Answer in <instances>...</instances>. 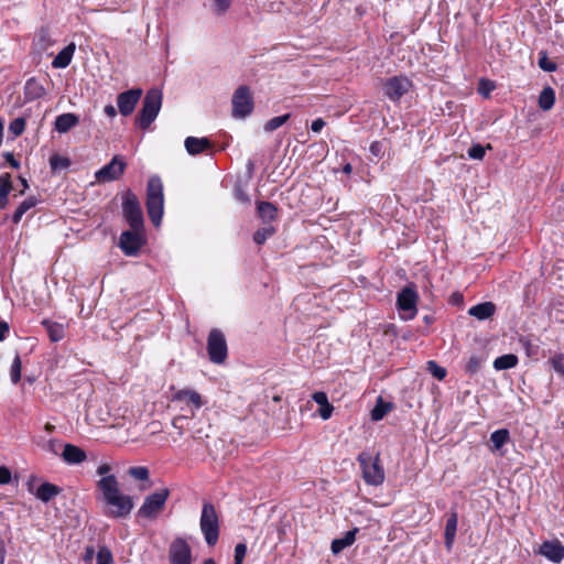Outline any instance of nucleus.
Instances as JSON below:
<instances>
[{"instance_id": "nucleus-1", "label": "nucleus", "mask_w": 564, "mask_h": 564, "mask_svg": "<svg viewBox=\"0 0 564 564\" xmlns=\"http://www.w3.org/2000/svg\"><path fill=\"white\" fill-rule=\"evenodd\" d=\"M164 209L163 184L159 176L153 175L147 186V210L154 226H160Z\"/></svg>"}, {"instance_id": "nucleus-2", "label": "nucleus", "mask_w": 564, "mask_h": 564, "mask_svg": "<svg viewBox=\"0 0 564 564\" xmlns=\"http://www.w3.org/2000/svg\"><path fill=\"white\" fill-rule=\"evenodd\" d=\"M199 529L205 542L214 546L219 539V518L215 506L212 502H204L199 519Z\"/></svg>"}, {"instance_id": "nucleus-3", "label": "nucleus", "mask_w": 564, "mask_h": 564, "mask_svg": "<svg viewBox=\"0 0 564 564\" xmlns=\"http://www.w3.org/2000/svg\"><path fill=\"white\" fill-rule=\"evenodd\" d=\"M162 99L163 96L160 89L152 88L148 90L143 99L142 108L135 120L139 128L145 130L151 126L160 112Z\"/></svg>"}, {"instance_id": "nucleus-4", "label": "nucleus", "mask_w": 564, "mask_h": 564, "mask_svg": "<svg viewBox=\"0 0 564 564\" xmlns=\"http://www.w3.org/2000/svg\"><path fill=\"white\" fill-rule=\"evenodd\" d=\"M358 462L362 469V478L368 485L379 486L383 482L384 471L379 454L372 457L368 453H361L358 456Z\"/></svg>"}, {"instance_id": "nucleus-5", "label": "nucleus", "mask_w": 564, "mask_h": 564, "mask_svg": "<svg viewBox=\"0 0 564 564\" xmlns=\"http://www.w3.org/2000/svg\"><path fill=\"white\" fill-rule=\"evenodd\" d=\"M170 496L167 488H162L144 498L142 506L138 510V517L144 519H155L165 507Z\"/></svg>"}, {"instance_id": "nucleus-6", "label": "nucleus", "mask_w": 564, "mask_h": 564, "mask_svg": "<svg viewBox=\"0 0 564 564\" xmlns=\"http://www.w3.org/2000/svg\"><path fill=\"white\" fill-rule=\"evenodd\" d=\"M232 104V117L235 118H246L253 110V99L248 86H239L231 99Z\"/></svg>"}, {"instance_id": "nucleus-7", "label": "nucleus", "mask_w": 564, "mask_h": 564, "mask_svg": "<svg viewBox=\"0 0 564 564\" xmlns=\"http://www.w3.org/2000/svg\"><path fill=\"white\" fill-rule=\"evenodd\" d=\"M123 215L133 230H141L143 227V214L137 196L128 192L122 203Z\"/></svg>"}, {"instance_id": "nucleus-8", "label": "nucleus", "mask_w": 564, "mask_h": 564, "mask_svg": "<svg viewBox=\"0 0 564 564\" xmlns=\"http://www.w3.org/2000/svg\"><path fill=\"white\" fill-rule=\"evenodd\" d=\"M207 351L212 362L223 364L227 358V343L219 329L210 330L207 339Z\"/></svg>"}, {"instance_id": "nucleus-9", "label": "nucleus", "mask_w": 564, "mask_h": 564, "mask_svg": "<svg viewBox=\"0 0 564 564\" xmlns=\"http://www.w3.org/2000/svg\"><path fill=\"white\" fill-rule=\"evenodd\" d=\"M108 510L106 514L111 518H126L133 509V500L128 495H120L104 502Z\"/></svg>"}, {"instance_id": "nucleus-10", "label": "nucleus", "mask_w": 564, "mask_h": 564, "mask_svg": "<svg viewBox=\"0 0 564 564\" xmlns=\"http://www.w3.org/2000/svg\"><path fill=\"white\" fill-rule=\"evenodd\" d=\"M126 162L120 155H115L109 163L95 173L98 182H111L118 180L126 170Z\"/></svg>"}, {"instance_id": "nucleus-11", "label": "nucleus", "mask_w": 564, "mask_h": 564, "mask_svg": "<svg viewBox=\"0 0 564 564\" xmlns=\"http://www.w3.org/2000/svg\"><path fill=\"white\" fill-rule=\"evenodd\" d=\"M170 564H192V551L183 538H176L169 547Z\"/></svg>"}, {"instance_id": "nucleus-12", "label": "nucleus", "mask_w": 564, "mask_h": 564, "mask_svg": "<svg viewBox=\"0 0 564 564\" xmlns=\"http://www.w3.org/2000/svg\"><path fill=\"white\" fill-rule=\"evenodd\" d=\"M143 243L141 230H127L120 235L119 247L126 256H137Z\"/></svg>"}, {"instance_id": "nucleus-13", "label": "nucleus", "mask_w": 564, "mask_h": 564, "mask_svg": "<svg viewBox=\"0 0 564 564\" xmlns=\"http://www.w3.org/2000/svg\"><path fill=\"white\" fill-rule=\"evenodd\" d=\"M410 87L411 82L406 77L393 76L384 83L383 91L390 100L398 101L409 91Z\"/></svg>"}, {"instance_id": "nucleus-14", "label": "nucleus", "mask_w": 564, "mask_h": 564, "mask_svg": "<svg viewBox=\"0 0 564 564\" xmlns=\"http://www.w3.org/2000/svg\"><path fill=\"white\" fill-rule=\"evenodd\" d=\"M398 307L403 313H409L408 319H411L416 314L417 293L413 286H405L398 294Z\"/></svg>"}, {"instance_id": "nucleus-15", "label": "nucleus", "mask_w": 564, "mask_h": 564, "mask_svg": "<svg viewBox=\"0 0 564 564\" xmlns=\"http://www.w3.org/2000/svg\"><path fill=\"white\" fill-rule=\"evenodd\" d=\"M141 96V88H133L119 94L117 97L119 112L124 117L131 115L134 111V108L139 102Z\"/></svg>"}, {"instance_id": "nucleus-16", "label": "nucleus", "mask_w": 564, "mask_h": 564, "mask_svg": "<svg viewBox=\"0 0 564 564\" xmlns=\"http://www.w3.org/2000/svg\"><path fill=\"white\" fill-rule=\"evenodd\" d=\"M172 401L184 403L185 405L189 406L191 416H194L195 411L199 410L205 404L202 395L197 391L192 389L177 390L173 394Z\"/></svg>"}, {"instance_id": "nucleus-17", "label": "nucleus", "mask_w": 564, "mask_h": 564, "mask_svg": "<svg viewBox=\"0 0 564 564\" xmlns=\"http://www.w3.org/2000/svg\"><path fill=\"white\" fill-rule=\"evenodd\" d=\"M97 489L104 502L122 495L119 481L115 475L100 478L97 481Z\"/></svg>"}, {"instance_id": "nucleus-18", "label": "nucleus", "mask_w": 564, "mask_h": 564, "mask_svg": "<svg viewBox=\"0 0 564 564\" xmlns=\"http://www.w3.org/2000/svg\"><path fill=\"white\" fill-rule=\"evenodd\" d=\"M540 554L553 563H560L564 558V546L557 540L545 541L540 546Z\"/></svg>"}, {"instance_id": "nucleus-19", "label": "nucleus", "mask_w": 564, "mask_h": 564, "mask_svg": "<svg viewBox=\"0 0 564 564\" xmlns=\"http://www.w3.org/2000/svg\"><path fill=\"white\" fill-rule=\"evenodd\" d=\"M62 458L69 465H77L86 460L87 455L84 449L73 444L63 445Z\"/></svg>"}, {"instance_id": "nucleus-20", "label": "nucleus", "mask_w": 564, "mask_h": 564, "mask_svg": "<svg viewBox=\"0 0 564 564\" xmlns=\"http://www.w3.org/2000/svg\"><path fill=\"white\" fill-rule=\"evenodd\" d=\"M184 145L188 154L196 155L209 149L212 143L207 138L187 137Z\"/></svg>"}, {"instance_id": "nucleus-21", "label": "nucleus", "mask_w": 564, "mask_h": 564, "mask_svg": "<svg viewBox=\"0 0 564 564\" xmlns=\"http://www.w3.org/2000/svg\"><path fill=\"white\" fill-rule=\"evenodd\" d=\"M496 312V305L492 302H484L471 306L468 314L478 321L490 318Z\"/></svg>"}, {"instance_id": "nucleus-22", "label": "nucleus", "mask_w": 564, "mask_h": 564, "mask_svg": "<svg viewBox=\"0 0 564 564\" xmlns=\"http://www.w3.org/2000/svg\"><path fill=\"white\" fill-rule=\"evenodd\" d=\"M79 122V118L72 112L63 113L56 117L55 119V130L59 133H66L72 128L77 126Z\"/></svg>"}, {"instance_id": "nucleus-23", "label": "nucleus", "mask_w": 564, "mask_h": 564, "mask_svg": "<svg viewBox=\"0 0 564 564\" xmlns=\"http://www.w3.org/2000/svg\"><path fill=\"white\" fill-rule=\"evenodd\" d=\"M75 50V43H69L54 57L52 66L54 68H66L72 62Z\"/></svg>"}, {"instance_id": "nucleus-24", "label": "nucleus", "mask_w": 564, "mask_h": 564, "mask_svg": "<svg viewBox=\"0 0 564 564\" xmlns=\"http://www.w3.org/2000/svg\"><path fill=\"white\" fill-rule=\"evenodd\" d=\"M313 401L318 405V414L323 420H328L334 411V406L328 402L327 394L323 391H317L312 395Z\"/></svg>"}, {"instance_id": "nucleus-25", "label": "nucleus", "mask_w": 564, "mask_h": 564, "mask_svg": "<svg viewBox=\"0 0 564 564\" xmlns=\"http://www.w3.org/2000/svg\"><path fill=\"white\" fill-rule=\"evenodd\" d=\"M42 325L46 329L48 337L53 343H57L65 337V328L63 324L50 319H43Z\"/></svg>"}, {"instance_id": "nucleus-26", "label": "nucleus", "mask_w": 564, "mask_h": 564, "mask_svg": "<svg viewBox=\"0 0 564 564\" xmlns=\"http://www.w3.org/2000/svg\"><path fill=\"white\" fill-rule=\"evenodd\" d=\"M458 517L456 512H452L445 525V545L449 550L455 541L457 531Z\"/></svg>"}, {"instance_id": "nucleus-27", "label": "nucleus", "mask_w": 564, "mask_h": 564, "mask_svg": "<svg viewBox=\"0 0 564 564\" xmlns=\"http://www.w3.org/2000/svg\"><path fill=\"white\" fill-rule=\"evenodd\" d=\"M61 492L59 487L51 482H44L36 490V498L43 502H48Z\"/></svg>"}, {"instance_id": "nucleus-28", "label": "nucleus", "mask_w": 564, "mask_h": 564, "mask_svg": "<svg viewBox=\"0 0 564 564\" xmlns=\"http://www.w3.org/2000/svg\"><path fill=\"white\" fill-rule=\"evenodd\" d=\"M358 529L350 530L346 532L345 536L341 539H336L332 542V552L337 554L341 552L345 547L351 545L356 540V533Z\"/></svg>"}, {"instance_id": "nucleus-29", "label": "nucleus", "mask_w": 564, "mask_h": 564, "mask_svg": "<svg viewBox=\"0 0 564 564\" xmlns=\"http://www.w3.org/2000/svg\"><path fill=\"white\" fill-rule=\"evenodd\" d=\"M12 189L10 174L0 176V209H4L9 204V194Z\"/></svg>"}, {"instance_id": "nucleus-30", "label": "nucleus", "mask_w": 564, "mask_h": 564, "mask_svg": "<svg viewBox=\"0 0 564 564\" xmlns=\"http://www.w3.org/2000/svg\"><path fill=\"white\" fill-rule=\"evenodd\" d=\"M258 213L263 221L270 223L275 219L278 209L270 202H260L258 204Z\"/></svg>"}, {"instance_id": "nucleus-31", "label": "nucleus", "mask_w": 564, "mask_h": 564, "mask_svg": "<svg viewBox=\"0 0 564 564\" xmlns=\"http://www.w3.org/2000/svg\"><path fill=\"white\" fill-rule=\"evenodd\" d=\"M554 102H555L554 89L551 88L550 86L543 88V90L541 91V94L539 96V107L542 110L547 111V110L552 109V107L554 106Z\"/></svg>"}, {"instance_id": "nucleus-32", "label": "nucleus", "mask_w": 564, "mask_h": 564, "mask_svg": "<svg viewBox=\"0 0 564 564\" xmlns=\"http://www.w3.org/2000/svg\"><path fill=\"white\" fill-rule=\"evenodd\" d=\"M392 410V404L384 402L381 397L378 398L375 408L371 410V420L380 421Z\"/></svg>"}, {"instance_id": "nucleus-33", "label": "nucleus", "mask_w": 564, "mask_h": 564, "mask_svg": "<svg viewBox=\"0 0 564 564\" xmlns=\"http://www.w3.org/2000/svg\"><path fill=\"white\" fill-rule=\"evenodd\" d=\"M510 440V434L507 429H500L491 433L490 442L492 444V451H499Z\"/></svg>"}, {"instance_id": "nucleus-34", "label": "nucleus", "mask_w": 564, "mask_h": 564, "mask_svg": "<svg viewBox=\"0 0 564 564\" xmlns=\"http://www.w3.org/2000/svg\"><path fill=\"white\" fill-rule=\"evenodd\" d=\"M517 364L518 357L513 354H507L495 359L494 368L496 370H507L516 367Z\"/></svg>"}, {"instance_id": "nucleus-35", "label": "nucleus", "mask_w": 564, "mask_h": 564, "mask_svg": "<svg viewBox=\"0 0 564 564\" xmlns=\"http://www.w3.org/2000/svg\"><path fill=\"white\" fill-rule=\"evenodd\" d=\"M37 204V199L34 197V196H31L26 199H24L19 206L18 208L15 209L13 216H12V221L14 224H19L20 220L22 219L23 215L30 210L31 208H33L35 205Z\"/></svg>"}, {"instance_id": "nucleus-36", "label": "nucleus", "mask_w": 564, "mask_h": 564, "mask_svg": "<svg viewBox=\"0 0 564 564\" xmlns=\"http://www.w3.org/2000/svg\"><path fill=\"white\" fill-rule=\"evenodd\" d=\"M24 89L28 99H36L44 95V88L34 78L26 80Z\"/></svg>"}, {"instance_id": "nucleus-37", "label": "nucleus", "mask_w": 564, "mask_h": 564, "mask_svg": "<svg viewBox=\"0 0 564 564\" xmlns=\"http://www.w3.org/2000/svg\"><path fill=\"white\" fill-rule=\"evenodd\" d=\"M70 165V161L66 156L53 154L50 158V166L53 172H58L67 169Z\"/></svg>"}, {"instance_id": "nucleus-38", "label": "nucleus", "mask_w": 564, "mask_h": 564, "mask_svg": "<svg viewBox=\"0 0 564 564\" xmlns=\"http://www.w3.org/2000/svg\"><path fill=\"white\" fill-rule=\"evenodd\" d=\"M275 234V228L273 226H265L263 228L258 229L253 235V241L257 245H263L270 237Z\"/></svg>"}, {"instance_id": "nucleus-39", "label": "nucleus", "mask_w": 564, "mask_h": 564, "mask_svg": "<svg viewBox=\"0 0 564 564\" xmlns=\"http://www.w3.org/2000/svg\"><path fill=\"white\" fill-rule=\"evenodd\" d=\"M290 118V113H285L282 116L274 117L265 122L264 130L267 132H272L283 126Z\"/></svg>"}, {"instance_id": "nucleus-40", "label": "nucleus", "mask_w": 564, "mask_h": 564, "mask_svg": "<svg viewBox=\"0 0 564 564\" xmlns=\"http://www.w3.org/2000/svg\"><path fill=\"white\" fill-rule=\"evenodd\" d=\"M22 361L19 355H17L12 361L10 368V378L12 383H18L21 379Z\"/></svg>"}, {"instance_id": "nucleus-41", "label": "nucleus", "mask_w": 564, "mask_h": 564, "mask_svg": "<svg viewBox=\"0 0 564 564\" xmlns=\"http://www.w3.org/2000/svg\"><path fill=\"white\" fill-rule=\"evenodd\" d=\"M550 364L554 371L564 378V355L563 354H555L553 357L550 358Z\"/></svg>"}, {"instance_id": "nucleus-42", "label": "nucleus", "mask_w": 564, "mask_h": 564, "mask_svg": "<svg viewBox=\"0 0 564 564\" xmlns=\"http://www.w3.org/2000/svg\"><path fill=\"white\" fill-rule=\"evenodd\" d=\"M97 564H112L113 557L111 551L107 546H101L96 555Z\"/></svg>"}, {"instance_id": "nucleus-43", "label": "nucleus", "mask_w": 564, "mask_h": 564, "mask_svg": "<svg viewBox=\"0 0 564 564\" xmlns=\"http://www.w3.org/2000/svg\"><path fill=\"white\" fill-rule=\"evenodd\" d=\"M25 129V119L19 117L12 120L9 124V132L14 137H19Z\"/></svg>"}, {"instance_id": "nucleus-44", "label": "nucleus", "mask_w": 564, "mask_h": 564, "mask_svg": "<svg viewBox=\"0 0 564 564\" xmlns=\"http://www.w3.org/2000/svg\"><path fill=\"white\" fill-rule=\"evenodd\" d=\"M427 369L438 380H443L446 377V369L438 366L435 361L430 360L427 362Z\"/></svg>"}, {"instance_id": "nucleus-45", "label": "nucleus", "mask_w": 564, "mask_h": 564, "mask_svg": "<svg viewBox=\"0 0 564 564\" xmlns=\"http://www.w3.org/2000/svg\"><path fill=\"white\" fill-rule=\"evenodd\" d=\"M130 476H132L137 480H147L149 479V469L143 466L131 467L129 469Z\"/></svg>"}, {"instance_id": "nucleus-46", "label": "nucleus", "mask_w": 564, "mask_h": 564, "mask_svg": "<svg viewBox=\"0 0 564 564\" xmlns=\"http://www.w3.org/2000/svg\"><path fill=\"white\" fill-rule=\"evenodd\" d=\"M230 4L231 0H213V11L221 15L230 8Z\"/></svg>"}, {"instance_id": "nucleus-47", "label": "nucleus", "mask_w": 564, "mask_h": 564, "mask_svg": "<svg viewBox=\"0 0 564 564\" xmlns=\"http://www.w3.org/2000/svg\"><path fill=\"white\" fill-rule=\"evenodd\" d=\"M246 554H247V545L245 543H238L235 547V563L234 564H242Z\"/></svg>"}, {"instance_id": "nucleus-48", "label": "nucleus", "mask_w": 564, "mask_h": 564, "mask_svg": "<svg viewBox=\"0 0 564 564\" xmlns=\"http://www.w3.org/2000/svg\"><path fill=\"white\" fill-rule=\"evenodd\" d=\"M485 148L481 144H474L468 150V156L473 160H481L485 156Z\"/></svg>"}, {"instance_id": "nucleus-49", "label": "nucleus", "mask_w": 564, "mask_h": 564, "mask_svg": "<svg viewBox=\"0 0 564 564\" xmlns=\"http://www.w3.org/2000/svg\"><path fill=\"white\" fill-rule=\"evenodd\" d=\"M480 368V359L476 356H471L466 365V371L469 373H475Z\"/></svg>"}, {"instance_id": "nucleus-50", "label": "nucleus", "mask_w": 564, "mask_h": 564, "mask_svg": "<svg viewBox=\"0 0 564 564\" xmlns=\"http://www.w3.org/2000/svg\"><path fill=\"white\" fill-rule=\"evenodd\" d=\"M539 66L545 72H554L556 69V64L549 61L545 55L539 59Z\"/></svg>"}, {"instance_id": "nucleus-51", "label": "nucleus", "mask_w": 564, "mask_h": 564, "mask_svg": "<svg viewBox=\"0 0 564 564\" xmlns=\"http://www.w3.org/2000/svg\"><path fill=\"white\" fill-rule=\"evenodd\" d=\"M11 481V471L4 467L0 466V485H6Z\"/></svg>"}, {"instance_id": "nucleus-52", "label": "nucleus", "mask_w": 564, "mask_h": 564, "mask_svg": "<svg viewBox=\"0 0 564 564\" xmlns=\"http://www.w3.org/2000/svg\"><path fill=\"white\" fill-rule=\"evenodd\" d=\"M326 122L322 118H317L312 122L311 129L313 132L318 133L325 127Z\"/></svg>"}, {"instance_id": "nucleus-53", "label": "nucleus", "mask_w": 564, "mask_h": 564, "mask_svg": "<svg viewBox=\"0 0 564 564\" xmlns=\"http://www.w3.org/2000/svg\"><path fill=\"white\" fill-rule=\"evenodd\" d=\"M187 419L186 415H180L173 419L172 425L178 430V435H183V426L180 424L183 420Z\"/></svg>"}, {"instance_id": "nucleus-54", "label": "nucleus", "mask_w": 564, "mask_h": 564, "mask_svg": "<svg viewBox=\"0 0 564 564\" xmlns=\"http://www.w3.org/2000/svg\"><path fill=\"white\" fill-rule=\"evenodd\" d=\"M110 470H111L110 465H108V464H102V465H100V466L97 468V474L100 476V478H102V477H106V476H110V475H109Z\"/></svg>"}, {"instance_id": "nucleus-55", "label": "nucleus", "mask_w": 564, "mask_h": 564, "mask_svg": "<svg viewBox=\"0 0 564 564\" xmlns=\"http://www.w3.org/2000/svg\"><path fill=\"white\" fill-rule=\"evenodd\" d=\"M94 556H95V550H94V547H93V546H88V547H86V550H85V554H84V561H85V562H91V561H93V558H94Z\"/></svg>"}, {"instance_id": "nucleus-56", "label": "nucleus", "mask_w": 564, "mask_h": 564, "mask_svg": "<svg viewBox=\"0 0 564 564\" xmlns=\"http://www.w3.org/2000/svg\"><path fill=\"white\" fill-rule=\"evenodd\" d=\"M9 332L8 323L0 321V341L6 338L7 333Z\"/></svg>"}, {"instance_id": "nucleus-57", "label": "nucleus", "mask_w": 564, "mask_h": 564, "mask_svg": "<svg viewBox=\"0 0 564 564\" xmlns=\"http://www.w3.org/2000/svg\"><path fill=\"white\" fill-rule=\"evenodd\" d=\"M104 111L109 118H115L117 116V110L112 105L105 106Z\"/></svg>"}, {"instance_id": "nucleus-58", "label": "nucleus", "mask_w": 564, "mask_h": 564, "mask_svg": "<svg viewBox=\"0 0 564 564\" xmlns=\"http://www.w3.org/2000/svg\"><path fill=\"white\" fill-rule=\"evenodd\" d=\"M58 446H61V443L57 440H51L47 444L48 449L54 454H57Z\"/></svg>"}, {"instance_id": "nucleus-59", "label": "nucleus", "mask_w": 564, "mask_h": 564, "mask_svg": "<svg viewBox=\"0 0 564 564\" xmlns=\"http://www.w3.org/2000/svg\"><path fill=\"white\" fill-rule=\"evenodd\" d=\"M6 159L12 167L18 169L20 166L19 162L14 159L12 153H6Z\"/></svg>"}, {"instance_id": "nucleus-60", "label": "nucleus", "mask_w": 564, "mask_h": 564, "mask_svg": "<svg viewBox=\"0 0 564 564\" xmlns=\"http://www.w3.org/2000/svg\"><path fill=\"white\" fill-rule=\"evenodd\" d=\"M6 560V547L2 542H0V564H4Z\"/></svg>"}, {"instance_id": "nucleus-61", "label": "nucleus", "mask_w": 564, "mask_h": 564, "mask_svg": "<svg viewBox=\"0 0 564 564\" xmlns=\"http://www.w3.org/2000/svg\"><path fill=\"white\" fill-rule=\"evenodd\" d=\"M343 172L345 174H350L352 172V166L350 163H346L344 166H343Z\"/></svg>"}, {"instance_id": "nucleus-62", "label": "nucleus", "mask_w": 564, "mask_h": 564, "mask_svg": "<svg viewBox=\"0 0 564 564\" xmlns=\"http://www.w3.org/2000/svg\"><path fill=\"white\" fill-rule=\"evenodd\" d=\"M19 180H20V182H21V184L23 186V189L21 191V194H23L24 191L29 187V184H28L26 180L24 177H22V176H20Z\"/></svg>"}, {"instance_id": "nucleus-63", "label": "nucleus", "mask_w": 564, "mask_h": 564, "mask_svg": "<svg viewBox=\"0 0 564 564\" xmlns=\"http://www.w3.org/2000/svg\"><path fill=\"white\" fill-rule=\"evenodd\" d=\"M203 564H216V563L213 558H208V560L204 561Z\"/></svg>"}, {"instance_id": "nucleus-64", "label": "nucleus", "mask_w": 564, "mask_h": 564, "mask_svg": "<svg viewBox=\"0 0 564 564\" xmlns=\"http://www.w3.org/2000/svg\"><path fill=\"white\" fill-rule=\"evenodd\" d=\"M371 150H372L373 152H377V149H375V145H371Z\"/></svg>"}]
</instances>
